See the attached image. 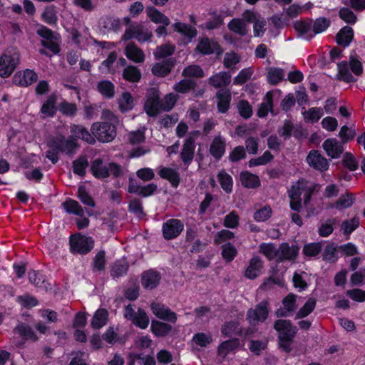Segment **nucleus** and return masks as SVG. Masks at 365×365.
<instances>
[{
    "instance_id": "1",
    "label": "nucleus",
    "mask_w": 365,
    "mask_h": 365,
    "mask_svg": "<svg viewBox=\"0 0 365 365\" xmlns=\"http://www.w3.org/2000/svg\"><path fill=\"white\" fill-rule=\"evenodd\" d=\"M312 192V185L304 180L294 183L288 191L291 209L299 212L302 207L301 196H304V203L307 205L310 200Z\"/></svg>"
},
{
    "instance_id": "2",
    "label": "nucleus",
    "mask_w": 365,
    "mask_h": 365,
    "mask_svg": "<svg viewBox=\"0 0 365 365\" xmlns=\"http://www.w3.org/2000/svg\"><path fill=\"white\" fill-rule=\"evenodd\" d=\"M274 328L279 334V346L285 351L289 352L297 329L293 327L289 321L285 319L276 321Z\"/></svg>"
},
{
    "instance_id": "3",
    "label": "nucleus",
    "mask_w": 365,
    "mask_h": 365,
    "mask_svg": "<svg viewBox=\"0 0 365 365\" xmlns=\"http://www.w3.org/2000/svg\"><path fill=\"white\" fill-rule=\"evenodd\" d=\"M20 61V53L16 48L6 49L0 56V76L7 78L11 75Z\"/></svg>"
},
{
    "instance_id": "4",
    "label": "nucleus",
    "mask_w": 365,
    "mask_h": 365,
    "mask_svg": "<svg viewBox=\"0 0 365 365\" xmlns=\"http://www.w3.org/2000/svg\"><path fill=\"white\" fill-rule=\"evenodd\" d=\"M93 175L97 178H106L110 175L118 177L122 170L120 166L113 163H105L101 159L94 160L91 165Z\"/></svg>"
},
{
    "instance_id": "5",
    "label": "nucleus",
    "mask_w": 365,
    "mask_h": 365,
    "mask_svg": "<svg viewBox=\"0 0 365 365\" xmlns=\"http://www.w3.org/2000/svg\"><path fill=\"white\" fill-rule=\"evenodd\" d=\"M91 130L94 137L103 143L112 141L116 135L115 125L109 124L106 122H96L93 123Z\"/></svg>"
},
{
    "instance_id": "6",
    "label": "nucleus",
    "mask_w": 365,
    "mask_h": 365,
    "mask_svg": "<svg viewBox=\"0 0 365 365\" xmlns=\"http://www.w3.org/2000/svg\"><path fill=\"white\" fill-rule=\"evenodd\" d=\"M351 72L356 75L359 76L362 73V66L361 63L356 60L351 59L349 64L346 62H341L338 64V71L339 79L345 81V82H354L356 81V78L352 76Z\"/></svg>"
},
{
    "instance_id": "7",
    "label": "nucleus",
    "mask_w": 365,
    "mask_h": 365,
    "mask_svg": "<svg viewBox=\"0 0 365 365\" xmlns=\"http://www.w3.org/2000/svg\"><path fill=\"white\" fill-rule=\"evenodd\" d=\"M69 242L71 252L73 254H87L94 247V241L91 237L80 234L71 235Z\"/></svg>"
},
{
    "instance_id": "8",
    "label": "nucleus",
    "mask_w": 365,
    "mask_h": 365,
    "mask_svg": "<svg viewBox=\"0 0 365 365\" xmlns=\"http://www.w3.org/2000/svg\"><path fill=\"white\" fill-rule=\"evenodd\" d=\"M144 107L145 112L150 116H155L162 110L158 90L152 88L148 91Z\"/></svg>"
},
{
    "instance_id": "9",
    "label": "nucleus",
    "mask_w": 365,
    "mask_h": 365,
    "mask_svg": "<svg viewBox=\"0 0 365 365\" xmlns=\"http://www.w3.org/2000/svg\"><path fill=\"white\" fill-rule=\"evenodd\" d=\"M152 36V34L143 26L140 24H132L125 31L123 39L129 40L136 38L138 41L144 42L148 41Z\"/></svg>"
},
{
    "instance_id": "10",
    "label": "nucleus",
    "mask_w": 365,
    "mask_h": 365,
    "mask_svg": "<svg viewBox=\"0 0 365 365\" xmlns=\"http://www.w3.org/2000/svg\"><path fill=\"white\" fill-rule=\"evenodd\" d=\"M49 148L66 153H71L77 147L73 137L66 139L63 136L58 135L48 141Z\"/></svg>"
},
{
    "instance_id": "11",
    "label": "nucleus",
    "mask_w": 365,
    "mask_h": 365,
    "mask_svg": "<svg viewBox=\"0 0 365 365\" xmlns=\"http://www.w3.org/2000/svg\"><path fill=\"white\" fill-rule=\"evenodd\" d=\"M268 303L266 301L261 302L255 309L247 311V318L251 324H256L264 322L268 317Z\"/></svg>"
},
{
    "instance_id": "12",
    "label": "nucleus",
    "mask_w": 365,
    "mask_h": 365,
    "mask_svg": "<svg viewBox=\"0 0 365 365\" xmlns=\"http://www.w3.org/2000/svg\"><path fill=\"white\" fill-rule=\"evenodd\" d=\"M322 148L327 155L333 159L340 158L344 150V144L335 138L325 140L322 144Z\"/></svg>"
},
{
    "instance_id": "13",
    "label": "nucleus",
    "mask_w": 365,
    "mask_h": 365,
    "mask_svg": "<svg viewBox=\"0 0 365 365\" xmlns=\"http://www.w3.org/2000/svg\"><path fill=\"white\" fill-rule=\"evenodd\" d=\"M183 224L177 219H170L163 225V237L167 240L177 237L183 230Z\"/></svg>"
},
{
    "instance_id": "14",
    "label": "nucleus",
    "mask_w": 365,
    "mask_h": 365,
    "mask_svg": "<svg viewBox=\"0 0 365 365\" xmlns=\"http://www.w3.org/2000/svg\"><path fill=\"white\" fill-rule=\"evenodd\" d=\"M150 308L153 314L160 319L173 323L177 320L176 314L163 304L153 302L151 304Z\"/></svg>"
},
{
    "instance_id": "15",
    "label": "nucleus",
    "mask_w": 365,
    "mask_h": 365,
    "mask_svg": "<svg viewBox=\"0 0 365 365\" xmlns=\"http://www.w3.org/2000/svg\"><path fill=\"white\" fill-rule=\"evenodd\" d=\"M307 161L311 167L320 171L327 170L329 166L328 160L315 150L309 152L307 157Z\"/></svg>"
},
{
    "instance_id": "16",
    "label": "nucleus",
    "mask_w": 365,
    "mask_h": 365,
    "mask_svg": "<svg viewBox=\"0 0 365 365\" xmlns=\"http://www.w3.org/2000/svg\"><path fill=\"white\" fill-rule=\"evenodd\" d=\"M200 53L208 55L213 53L221 54L222 51L217 42L207 37L202 38L196 47Z\"/></svg>"
},
{
    "instance_id": "17",
    "label": "nucleus",
    "mask_w": 365,
    "mask_h": 365,
    "mask_svg": "<svg viewBox=\"0 0 365 365\" xmlns=\"http://www.w3.org/2000/svg\"><path fill=\"white\" fill-rule=\"evenodd\" d=\"M263 262L259 257H253L245 270V276L247 279H254L262 273Z\"/></svg>"
},
{
    "instance_id": "18",
    "label": "nucleus",
    "mask_w": 365,
    "mask_h": 365,
    "mask_svg": "<svg viewBox=\"0 0 365 365\" xmlns=\"http://www.w3.org/2000/svg\"><path fill=\"white\" fill-rule=\"evenodd\" d=\"M38 76L34 71L26 69L16 73L14 76V81L21 86H28L35 82Z\"/></svg>"
},
{
    "instance_id": "19",
    "label": "nucleus",
    "mask_w": 365,
    "mask_h": 365,
    "mask_svg": "<svg viewBox=\"0 0 365 365\" xmlns=\"http://www.w3.org/2000/svg\"><path fill=\"white\" fill-rule=\"evenodd\" d=\"M294 28L302 38L309 40L314 36L312 22L309 20H299L294 22Z\"/></svg>"
},
{
    "instance_id": "20",
    "label": "nucleus",
    "mask_w": 365,
    "mask_h": 365,
    "mask_svg": "<svg viewBox=\"0 0 365 365\" xmlns=\"http://www.w3.org/2000/svg\"><path fill=\"white\" fill-rule=\"evenodd\" d=\"M296 299L297 296L294 294H289L282 300L283 307L276 311L277 317H287L290 313L293 312L296 308Z\"/></svg>"
},
{
    "instance_id": "21",
    "label": "nucleus",
    "mask_w": 365,
    "mask_h": 365,
    "mask_svg": "<svg viewBox=\"0 0 365 365\" xmlns=\"http://www.w3.org/2000/svg\"><path fill=\"white\" fill-rule=\"evenodd\" d=\"M195 149V140L192 137L187 138L180 153V158L185 165H190L192 161Z\"/></svg>"
},
{
    "instance_id": "22",
    "label": "nucleus",
    "mask_w": 365,
    "mask_h": 365,
    "mask_svg": "<svg viewBox=\"0 0 365 365\" xmlns=\"http://www.w3.org/2000/svg\"><path fill=\"white\" fill-rule=\"evenodd\" d=\"M299 252L297 246H289L287 243H282L278 249L277 260H292L296 258Z\"/></svg>"
},
{
    "instance_id": "23",
    "label": "nucleus",
    "mask_w": 365,
    "mask_h": 365,
    "mask_svg": "<svg viewBox=\"0 0 365 365\" xmlns=\"http://www.w3.org/2000/svg\"><path fill=\"white\" fill-rule=\"evenodd\" d=\"M158 175L160 178L165 179L169 181L171 185L174 187H177L180 182V177L177 170L168 168L162 167L158 170Z\"/></svg>"
},
{
    "instance_id": "24",
    "label": "nucleus",
    "mask_w": 365,
    "mask_h": 365,
    "mask_svg": "<svg viewBox=\"0 0 365 365\" xmlns=\"http://www.w3.org/2000/svg\"><path fill=\"white\" fill-rule=\"evenodd\" d=\"M174 64L175 61L173 58H169L160 63H156L152 68V73L157 76H165L171 71Z\"/></svg>"
},
{
    "instance_id": "25",
    "label": "nucleus",
    "mask_w": 365,
    "mask_h": 365,
    "mask_svg": "<svg viewBox=\"0 0 365 365\" xmlns=\"http://www.w3.org/2000/svg\"><path fill=\"white\" fill-rule=\"evenodd\" d=\"M225 140L220 136L215 137L210 147V154L216 159H220L225 152Z\"/></svg>"
},
{
    "instance_id": "26",
    "label": "nucleus",
    "mask_w": 365,
    "mask_h": 365,
    "mask_svg": "<svg viewBox=\"0 0 365 365\" xmlns=\"http://www.w3.org/2000/svg\"><path fill=\"white\" fill-rule=\"evenodd\" d=\"M324 109L321 107H312L307 110L302 108V115L304 120L309 123H314L324 115Z\"/></svg>"
},
{
    "instance_id": "27",
    "label": "nucleus",
    "mask_w": 365,
    "mask_h": 365,
    "mask_svg": "<svg viewBox=\"0 0 365 365\" xmlns=\"http://www.w3.org/2000/svg\"><path fill=\"white\" fill-rule=\"evenodd\" d=\"M230 82L231 75L225 71L217 73L209 78V83L216 88L225 87L228 86Z\"/></svg>"
},
{
    "instance_id": "28",
    "label": "nucleus",
    "mask_w": 365,
    "mask_h": 365,
    "mask_svg": "<svg viewBox=\"0 0 365 365\" xmlns=\"http://www.w3.org/2000/svg\"><path fill=\"white\" fill-rule=\"evenodd\" d=\"M160 280V274L155 271L150 270L143 274L142 284L145 289H153L158 286Z\"/></svg>"
},
{
    "instance_id": "29",
    "label": "nucleus",
    "mask_w": 365,
    "mask_h": 365,
    "mask_svg": "<svg viewBox=\"0 0 365 365\" xmlns=\"http://www.w3.org/2000/svg\"><path fill=\"white\" fill-rule=\"evenodd\" d=\"M125 53L128 58L135 63H141L145 60V55L143 51L133 43H129L126 46Z\"/></svg>"
},
{
    "instance_id": "30",
    "label": "nucleus",
    "mask_w": 365,
    "mask_h": 365,
    "mask_svg": "<svg viewBox=\"0 0 365 365\" xmlns=\"http://www.w3.org/2000/svg\"><path fill=\"white\" fill-rule=\"evenodd\" d=\"M217 108L220 113H225L230 108L231 93L228 90H220L216 95Z\"/></svg>"
},
{
    "instance_id": "31",
    "label": "nucleus",
    "mask_w": 365,
    "mask_h": 365,
    "mask_svg": "<svg viewBox=\"0 0 365 365\" xmlns=\"http://www.w3.org/2000/svg\"><path fill=\"white\" fill-rule=\"evenodd\" d=\"M240 180L242 185L247 188H256L260 185L258 176L248 171H242L240 175Z\"/></svg>"
},
{
    "instance_id": "32",
    "label": "nucleus",
    "mask_w": 365,
    "mask_h": 365,
    "mask_svg": "<svg viewBox=\"0 0 365 365\" xmlns=\"http://www.w3.org/2000/svg\"><path fill=\"white\" fill-rule=\"evenodd\" d=\"M146 13L150 19L155 24L168 26L170 23L169 19L165 15L153 6L148 7Z\"/></svg>"
},
{
    "instance_id": "33",
    "label": "nucleus",
    "mask_w": 365,
    "mask_h": 365,
    "mask_svg": "<svg viewBox=\"0 0 365 365\" xmlns=\"http://www.w3.org/2000/svg\"><path fill=\"white\" fill-rule=\"evenodd\" d=\"M227 27L230 31L240 36H245L248 31L246 23L242 19L238 18L231 20Z\"/></svg>"
},
{
    "instance_id": "34",
    "label": "nucleus",
    "mask_w": 365,
    "mask_h": 365,
    "mask_svg": "<svg viewBox=\"0 0 365 365\" xmlns=\"http://www.w3.org/2000/svg\"><path fill=\"white\" fill-rule=\"evenodd\" d=\"M62 206L66 212L73 214L78 217L84 215V210L79 203L73 200L68 199L62 203Z\"/></svg>"
},
{
    "instance_id": "35",
    "label": "nucleus",
    "mask_w": 365,
    "mask_h": 365,
    "mask_svg": "<svg viewBox=\"0 0 365 365\" xmlns=\"http://www.w3.org/2000/svg\"><path fill=\"white\" fill-rule=\"evenodd\" d=\"M353 38V30L351 27L345 26L340 30L336 36L338 44L344 47L348 46Z\"/></svg>"
},
{
    "instance_id": "36",
    "label": "nucleus",
    "mask_w": 365,
    "mask_h": 365,
    "mask_svg": "<svg viewBox=\"0 0 365 365\" xmlns=\"http://www.w3.org/2000/svg\"><path fill=\"white\" fill-rule=\"evenodd\" d=\"M108 319V312L105 309H98L91 320V326L94 329H101L106 325Z\"/></svg>"
},
{
    "instance_id": "37",
    "label": "nucleus",
    "mask_w": 365,
    "mask_h": 365,
    "mask_svg": "<svg viewBox=\"0 0 365 365\" xmlns=\"http://www.w3.org/2000/svg\"><path fill=\"white\" fill-rule=\"evenodd\" d=\"M56 103V97L54 95H51L43 103L41 112L43 115V117H51L55 114Z\"/></svg>"
},
{
    "instance_id": "38",
    "label": "nucleus",
    "mask_w": 365,
    "mask_h": 365,
    "mask_svg": "<svg viewBox=\"0 0 365 365\" xmlns=\"http://www.w3.org/2000/svg\"><path fill=\"white\" fill-rule=\"evenodd\" d=\"M284 76V71L282 68L276 67H270L267 70V81L272 85L279 83Z\"/></svg>"
},
{
    "instance_id": "39",
    "label": "nucleus",
    "mask_w": 365,
    "mask_h": 365,
    "mask_svg": "<svg viewBox=\"0 0 365 365\" xmlns=\"http://www.w3.org/2000/svg\"><path fill=\"white\" fill-rule=\"evenodd\" d=\"M172 329V327L168 324L158 321H153L151 323V330L157 336H164L167 335Z\"/></svg>"
},
{
    "instance_id": "40",
    "label": "nucleus",
    "mask_w": 365,
    "mask_h": 365,
    "mask_svg": "<svg viewBox=\"0 0 365 365\" xmlns=\"http://www.w3.org/2000/svg\"><path fill=\"white\" fill-rule=\"evenodd\" d=\"M175 50V46L170 43H165L156 48L153 55L156 59L164 58L171 56Z\"/></svg>"
},
{
    "instance_id": "41",
    "label": "nucleus",
    "mask_w": 365,
    "mask_h": 365,
    "mask_svg": "<svg viewBox=\"0 0 365 365\" xmlns=\"http://www.w3.org/2000/svg\"><path fill=\"white\" fill-rule=\"evenodd\" d=\"M356 135L354 126L343 125L338 133L340 141L344 145L345 143L352 140Z\"/></svg>"
},
{
    "instance_id": "42",
    "label": "nucleus",
    "mask_w": 365,
    "mask_h": 365,
    "mask_svg": "<svg viewBox=\"0 0 365 365\" xmlns=\"http://www.w3.org/2000/svg\"><path fill=\"white\" fill-rule=\"evenodd\" d=\"M173 27L175 31L190 39L197 35V30L194 27L184 23L177 22L173 25Z\"/></svg>"
},
{
    "instance_id": "43",
    "label": "nucleus",
    "mask_w": 365,
    "mask_h": 365,
    "mask_svg": "<svg viewBox=\"0 0 365 365\" xmlns=\"http://www.w3.org/2000/svg\"><path fill=\"white\" fill-rule=\"evenodd\" d=\"M192 340L198 346L207 347L212 342V336L211 334L199 332L194 334Z\"/></svg>"
},
{
    "instance_id": "44",
    "label": "nucleus",
    "mask_w": 365,
    "mask_h": 365,
    "mask_svg": "<svg viewBox=\"0 0 365 365\" xmlns=\"http://www.w3.org/2000/svg\"><path fill=\"white\" fill-rule=\"evenodd\" d=\"M259 252L264 255L269 260L277 259L278 249L277 250L273 244L262 243L259 245Z\"/></svg>"
},
{
    "instance_id": "45",
    "label": "nucleus",
    "mask_w": 365,
    "mask_h": 365,
    "mask_svg": "<svg viewBox=\"0 0 365 365\" xmlns=\"http://www.w3.org/2000/svg\"><path fill=\"white\" fill-rule=\"evenodd\" d=\"M355 200L354 195L351 192H346L342 195L335 202V207L339 210L350 207Z\"/></svg>"
},
{
    "instance_id": "46",
    "label": "nucleus",
    "mask_w": 365,
    "mask_h": 365,
    "mask_svg": "<svg viewBox=\"0 0 365 365\" xmlns=\"http://www.w3.org/2000/svg\"><path fill=\"white\" fill-rule=\"evenodd\" d=\"M14 331L26 339H31L33 341H36L37 339L35 333L28 325L20 324L16 327Z\"/></svg>"
},
{
    "instance_id": "47",
    "label": "nucleus",
    "mask_w": 365,
    "mask_h": 365,
    "mask_svg": "<svg viewBox=\"0 0 365 365\" xmlns=\"http://www.w3.org/2000/svg\"><path fill=\"white\" fill-rule=\"evenodd\" d=\"M123 78L131 82H138L141 78L140 71L133 66H127L123 73Z\"/></svg>"
},
{
    "instance_id": "48",
    "label": "nucleus",
    "mask_w": 365,
    "mask_h": 365,
    "mask_svg": "<svg viewBox=\"0 0 365 365\" xmlns=\"http://www.w3.org/2000/svg\"><path fill=\"white\" fill-rule=\"evenodd\" d=\"M218 180L222 188L227 193L232 192L233 181L232 177L225 171L218 173Z\"/></svg>"
},
{
    "instance_id": "49",
    "label": "nucleus",
    "mask_w": 365,
    "mask_h": 365,
    "mask_svg": "<svg viewBox=\"0 0 365 365\" xmlns=\"http://www.w3.org/2000/svg\"><path fill=\"white\" fill-rule=\"evenodd\" d=\"M317 301L313 298H309L304 306L297 312V318H304L308 316L315 308Z\"/></svg>"
},
{
    "instance_id": "50",
    "label": "nucleus",
    "mask_w": 365,
    "mask_h": 365,
    "mask_svg": "<svg viewBox=\"0 0 365 365\" xmlns=\"http://www.w3.org/2000/svg\"><path fill=\"white\" fill-rule=\"evenodd\" d=\"M239 344L237 339H230L222 343L218 348V354L222 357H225L229 351L233 350Z\"/></svg>"
},
{
    "instance_id": "51",
    "label": "nucleus",
    "mask_w": 365,
    "mask_h": 365,
    "mask_svg": "<svg viewBox=\"0 0 365 365\" xmlns=\"http://www.w3.org/2000/svg\"><path fill=\"white\" fill-rule=\"evenodd\" d=\"M337 246L334 243L329 244L324 249L323 253V259L329 262H334L336 261L337 257Z\"/></svg>"
},
{
    "instance_id": "52",
    "label": "nucleus",
    "mask_w": 365,
    "mask_h": 365,
    "mask_svg": "<svg viewBox=\"0 0 365 365\" xmlns=\"http://www.w3.org/2000/svg\"><path fill=\"white\" fill-rule=\"evenodd\" d=\"M222 333L227 336L233 334H242V331L239 327V323L236 322H230L224 324L222 327Z\"/></svg>"
},
{
    "instance_id": "53",
    "label": "nucleus",
    "mask_w": 365,
    "mask_h": 365,
    "mask_svg": "<svg viewBox=\"0 0 365 365\" xmlns=\"http://www.w3.org/2000/svg\"><path fill=\"white\" fill-rule=\"evenodd\" d=\"M322 247L319 242L309 243L304 246L303 253L307 257H315L321 252Z\"/></svg>"
},
{
    "instance_id": "54",
    "label": "nucleus",
    "mask_w": 365,
    "mask_h": 365,
    "mask_svg": "<svg viewBox=\"0 0 365 365\" xmlns=\"http://www.w3.org/2000/svg\"><path fill=\"white\" fill-rule=\"evenodd\" d=\"M43 21L50 25H55L57 23V12L54 6L46 7L42 14Z\"/></svg>"
},
{
    "instance_id": "55",
    "label": "nucleus",
    "mask_w": 365,
    "mask_h": 365,
    "mask_svg": "<svg viewBox=\"0 0 365 365\" xmlns=\"http://www.w3.org/2000/svg\"><path fill=\"white\" fill-rule=\"evenodd\" d=\"M117 54L115 52H111L108 55V58L104 60L99 67L100 71L102 73H113L114 71L112 69L113 63L116 61Z\"/></svg>"
},
{
    "instance_id": "56",
    "label": "nucleus",
    "mask_w": 365,
    "mask_h": 365,
    "mask_svg": "<svg viewBox=\"0 0 365 365\" xmlns=\"http://www.w3.org/2000/svg\"><path fill=\"white\" fill-rule=\"evenodd\" d=\"M134 324L141 329H145L149 324V318L146 313L141 309L136 312L134 319L132 321Z\"/></svg>"
},
{
    "instance_id": "57",
    "label": "nucleus",
    "mask_w": 365,
    "mask_h": 365,
    "mask_svg": "<svg viewBox=\"0 0 365 365\" xmlns=\"http://www.w3.org/2000/svg\"><path fill=\"white\" fill-rule=\"evenodd\" d=\"M98 90L104 96L111 98L114 94V85L109 81H103L98 83Z\"/></svg>"
},
{
    "instance_id": "58",
    "label": "nucleus",
    "mask_w": 365,
    "mask_h": 365,
    "mask_svg": "<svg viewBox=\"0 0 365 365\" xmlns=\"http://www.w3.org/2000/svg\"><path fill=\"white\" fill-rule=\"evenodd\" d=\"M272 94L268 92L265 96V101L262 103L258 110L257 115L260 118L266 116L269 110H272Z\"/></svg>"
},
{
    "instance_id": "59",
    "label": "nucleus",
    "mask_w": 365,
    "mask_h": 365,
    "mask_svg": "<svg viewBox=\"0 0 365 365\" xmlns=\"http://www.w3.org/2000/svg\"><path fill=\"white\" fill-rule=\"evenodd\" d=\"M88 160L86 157H81L73 163V173L83 176L88 167Z\"/></svg>"
},
{
    "instance_id": "60",
    "label": "nucleus",
    "mask_w": 365,
    "mask_h": 365,
    "mask_svg": "<svg viewBox=\"0 0 365 365\" xmlns=\"http://www.w3.org/2000/svg\"><path fill=\"white\" fill-rule=\"evenodd\" d=\"M237 255V249L230 243H226L222 247V256L227 262H231Z\"/></svg>"
},
{
    "instance_id": "61",
    "label": "nucleus",
    "mask_w": 365,
    "mask_h": 365,
    "mask_svg": "<svg viewBox=\"0 0 365 365\" xmlns=\"http://www.w3.org/2000/svg\"><path fill=\"white\" fill-rule=\"evenodd\" d=\"M178 96L171 93L167 94L161 101V110L165 111L170 110L175 105Z\"/></svg>"
},
{
    "instance_id": "62",
    "label": "nucleus",
    "mask_w": 365,
    "mask_h": 365,
    "mask_svg": "<svg viewBox=\"0 0 365 365\" xmlns=\"http://www.w3.org/2000/svg\"><path fill=\"white\" fill-rule=\"evenodd\" d=\"M182 75L185 77L200 78L204 76V72L199 66L190 65L184 68Z\"/></svg>"
},
{
    "instance_id": "63",
    "label": "nucleus",
    "mask_w": 365,
    "mask_h": 365,
    "mask_svg": "<svg viewBox=\"0 0 365 365\" xmlns=\"http://www.w3.org/2000/svg\"><path fill=\"white\" fill-rule=\"evenodd\" d=\"M195 87V82L192 80L188 79H183L181 80L180 82L177 83L173 88L175 91L178 93H187L190 90L194 88Z\"/></svg>"
},
{
    "instance_id": "64",
    "label": "nucleus",
    "mask_w": 365,
    "mask_h": 365,
    "mask_svg": "<svg viewBox=\"0 0 365 365\" xmlns=\"http://www.w3.org/2000/svg\"><path fill=\"white\" fill-rule=\"evenodd\" d=\"M128 267V263L124 260L118 261L112 268L111 275L113 277H119L126 273Z\"/></svg>"
}]
</instances>
